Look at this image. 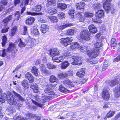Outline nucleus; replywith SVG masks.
Masks as SVG:
<instances>
[{"mask_svg":"<svg viewBox=\"0 0 120 120\" xmlns=\"http://www.w3.org/2000/svg\"><path fill=\"white\" fill-rule=\"evenodd\" d=\"M101 95L102 99L106 101L108 100L110 97V95L108 90L105 89L103 90Z\"/></svg>","mask_w":120,"mask_h":120,"instance_id":"nucleus-8","label":"nucleus"},{"mask_svg":"<svg viewBox=\"0 0 120 120\" xmlns=\"http://www.w3.org/2000/svg\"><path fill=\"white\" fill-rule=\"evenodd\" d=\"M36 40L34 39V40H33L31 41V42L32 43V45L34 46L37 43H36Z\"/></svg>","mask_w":120,"mask_h":120,"instance_id":"nucleus-62","label":"nucleus"},{"mask_svg":"<svg viewBox=\"0 0 120 120\" xmlns=\"http://www.w3.org/2000/svg\"><path fill=\"white\" fill-rule=\"evenodd\" d=\"M69 65L70 64L68 61H64L60 64L61 68L62 69H65L67 68Z\"/></svg>","mask_w":120,"mask_h":120,"instance_id":"nucleus-20","label":"nucleus"},{"mask_svg":"<svg viewBox=\"0 0 120 120\" xmlns=\"http://www.w3.org/2000/svg\"><path fill=\"white\" fill-rule=\"evenodd\" d=\"M7 38L6 36L4 35L2 39V45L3 46H4L6 43Z\"/></svg>","mask_w":120,"mask_h":120,"instance_id":"nucleus-45","label":"nucleus"},{"mask_svg":"<svg viewBox=\"0 0 120 120\" xmlns=\"http://www.w3.org/2000/svg\"><path fill=\"white\" fill-rule=\"evenodd\" d=\"M14 118L15 120H20L21 118L19 117V116H14Z\"/></svg>","mask_w":120,"mask_h":120,"instance_id":"nucleus-64","label":"nucleus"},{"mask_svg":"<svg viewBox=\"0 0 120 120\" xmlns=\"http://www.w3.org/2000/svg\"><path fill=\"white\" fill-rule=\"evenodd\" d=\"M29 117L34 118L36 120H39L40 119V118L38 116H36V115L32 114H30Z\"/></svg>","mask_w":120,"mask_h":120,"instance_id":"nucleus-44","label":"nucleus"},{"mask_svg":"<svg viewBox=\"0 0 120 120\" xmlns=\"http://www.w3.org/2000/svg\"><path fill=\"white\" fill-rule=\"evenodd\" d=\"M57 6L58 8L61 10H64L66 9L67 7L66 4H64L60 3L58 4Z\"/></svg>","mask_w":120,"mask_h":120,"instance_id":"nucleus-28","label":"nucleus"},{"mask_svg":"<svg viewBox=\"0 0 120 120\" xmlns=\"http://www.w3.org/2000/svg\"><path fill=\"white\" fill-rule=\"evenodd\" d=\"M58 18L60 19H63L65 17L64 13L63 12H60L57 15Z\"/></svg>","mask_w":120,"mask_h":120,"instance_id":"nucleus-34","label":"nucleus"},{"mask_svg":"<svg viewBox=\"0 0 120 120\" xmlns=\"http://www.w3.org/2000/svg\"><path fill=\"white\" fill-rule=\"evenodd\" d=\"M35 99L36 100L38 101H40L43 103H45L46 101L48 100L49 98L47 96H44L42 97L41 99L40 98L39 96H37L35 97Z\"/></svg>","mask_w":120,"mask_h":120,"instance_id":"nucleus-10","label":"nucleus"},{"mask_svg":"<svg viewBox=\"0 0 120 120\" xmlns=\"http://www.w3.org/2000/svg\"><path fill=\"white\" fill-rule=\"evenodd\" d=\"M95 48H99L102 46V43L100 42H96V43L94 44Z\"/></svg>","mask_w":120,"mask_h":120,"instance_id":"nucleus-42","label":"nucleus"},{"mask_svg":"<svg viewBox=\"0 0 120 120\" xmlns=\"http://www.w3.org/2000/svg\"><path fill=\"white\" fill-rule=\"evenodd\" d=\"M71 24H67L61 26V28L63 29L67 27L71 26Z\"/></svg>","mask_w":120,"mask_h":120,"instance_id":"nucleus-53","label":"nucleus"},{"mask_svg":"<svg viewBox=\"0 0 120 120\" xmlns=\"http://www.w3.org/2000/svg\"><path fill=\"white\" fill-rule=\"evenodd\" d=\"M50 85L46 86V88L45 89L44 91L45 93L48 94L49 95H55V93L54 91L51 89Z\"/></svg>","mask_w":120,"mask_h":120,"instance_id":"nucleus-11","label":"nucleus"},{"mask_svg":"<svg viewBox=\"0 0 120 120\" xmlns=\"http://www.w3.org/2000/svg\"><path fill=\"white\" fill-rule=\"evenodd\" d=\"M13 93L14 94L16 97H18V98L19 99L22 101H24V99L19 94L16 93L14 91H13Z\"/></svg>","mask_w":120,"mask_h":120,"instance_id":"nucleus-43","label":"nucleus"},{"mask_svg":"<svg viewBox=\"0 0 120 120\" xmlns=\"http://www.w3.org/2000/svg\"><path fill=\"white\" fill-rule=\"evenodd\" d=\"M72 58L74 61L71 63L72 64L80 65L82 63V61L81 60V58L77 56H73Z\"/></svg>","mask_w":120,"mask_h":120,"instance_id":"nucleus-7","label":"nucleus"},{"mask_svg":"<svg viewBox=\"0 0 120 120\" xmlns=\"http://www.w3.org/2000/svg\"><path fill=\"white\" fill-rule=\"evenodd\" d=\"M27 34V27L26 26H24L23 27V32L22 33V34L23 35H25Z\"/></svg>","mask_w":120,"mask_h":120,"instance_id":"nucleus-48","label":"nucleus"},{"mask_svg":"<svg viewBox=\"0 0 120 120\" xmlns=\"http://www.w3.org/2000/svg\"><path fill=\"white\" fill-rule=\"evenodd\" d=\"M31 32L32 34L35 35H37L39 33L38 30L37 29L34 28H31Z\"/></svg>","mask_w":120,"mask_h":120,"instance_id":"nucleus-30","label":"nucleus"},{"mask_svg":"<svg viewBox=\"0 0 120 120\" xmlns=\"http://www.w3.org/2000/svg\"><path fill=\"white\" fill-rule=\"evenodd\" d=\"M47 5H51L56 3V0H47Z\"/></svg>","mask_w":120,"mask_h":120,"instance_id":"nucleus-47","label":"nucleus"},{"mask_svg":"<svg viewBox=\"0 0 120 120\" xmlns=\"http://www.w3.org/2000/svg\"><path fill=\"white\" fill-rule=\"evenodd\" d=\"M59 54V52L57 50L53 51V50H52L50 52V54L53 56L52 57L54 56L56 57V56L58 55Z\"/></svg>","mask_w":120,"mask_h":120,"instance_id":"nucleus-33","label":"nucleus"},{"mask_svg":"<svg viewBox=\"0 0 120 120\" xmlns=\"http://www.w3.org/2000/svg\"><path fill=\"white\" fill-rule=\"evenodd\" d=\"M68 75L67 73H63L62 72L59 73L57 75V77L59 78L63 79L67 77Z\"/></svg>","mask_w":120,"mask_h":120,"instance_id":"nucleus-25","label":"nucleus"},{"mask_svg":"<svg viewBox=\"0 0 120 120\" xmlns=\"http://www.w3.org/2000/svg\"><path fill=\"white\" fill-rule=\"evenodd\" d=\"M47 60L46 57H44L41 60L42 62H43V63H45L47 62Z\"/></svg>","mask_w":120,"mask_h":120,"instance_id":"nucleus-63","label":"nucleus"},{"mask_svg":"<svg viewBox=\"0 0 120 120\" xmlns=\"http://www.w3.org/2000/svg\"><path fill=\"white\" fill-rule=\"evenodd\" d=\"M74 31L72 29L68 30L66 31L65 33L66 35H72L74 34Z\"/></svg>","mask_w":120,"mask_h":120,"instance_id":"nucleus-37","label":"nucleus"},{"mask_svg":"<svg viewBox=\"0 0 120 120\" xmlns=\"http://www.w3.org/2000/svg\"><path fill=\"white\" fill-rule=\"evenodd\" d=\"M57 11L56 9L50 10L49 11V13L51 15L54 14L57 12Z\"/></svg>","mask_w":120,"mask_h":120,"instance_id":"nucleus-50","label":"nucleus"},{"mask_svg":"<svg viewBox=\"0 0 120 120\" xmlns=\"http://www.w3.org/2000/svg\"><path fill=\"white\" fill-rule=\"evenodd\" d=\"M49 28V26L45 24H43L41 25L40 28H46L47 29H48Z\"/></svg>","mask_w":120,"mask_h":120,"instance_id":"nucleus-54","label":"nucleus"},{"mask_svg":"<svg viewBox=\"0 0 120 120\" xmlns=\"http://www.w3.org/2000/svg\"><path fill=\"white\" fill-rule=\"evenodd\" d=\"M96 28L94 25L93 24L90 25L88 27V28L90 31H94L92 30L93 29H94V30H96Z\"/></svg>","mask_w":120,"mask_h":120,"instance_id":"nucleus-46","label":"nucleus"},{"mask_svg":"<svg viewBox=\"0 0 120 120\" xmlns=\"http://www.w3.org/2000/svg\"><path fill=\"white\" fill-rule=\"evenodd\" d=\"M19 46L20 47H23L25 46L26 44L21 39L19 38Z\"/></svg>","mask_w":120,"mask_h":120,"instance_id":"nucleus-40","label":"nucleus"},{"mask_svg":"<svg viewBox=\"0 0 120 120\" xmlns=\"http://www.w3.org/2000/svg\"><path fill=\"white\" fill-rule=\"evenodd\" d=\"M11 19V15H10L4 19L2 21V22L4 24V25L5 26L6 25L8 24V22Z\"/></svg>","mask_w":120,"mask_h":120,"instance_id":"nucleus-23","label":"nucleus"},{"mask_svg":"<svg viewBox=\"0 0 120 120\" xmlns=\"http://www.w3.org/2000/svg\"><path fill=\"white\" fill-rule=\"evenodd\" d=\"M88 47L86 45H82L79 47V49L82 52H84L88 49Z\"/></svg>","mask_w":120,"mask_h":120,"instance_id":"nucleus-31","label":"nucleus"},{"mask_svg":"<svg viewBox=\"0 0 120 120\" xmlns=\"http://www.w3.org/2000/svg\"><path fill=\"white\" fill-rule=\"evenodd\" d=\"M15 15L16 17H17V18L16 19L17 20H18L21 16L20 15V13L18 11H17L15 14Z\"/></svg>","mask_w":120,"mask_h":120,"instance_id":"nucleus-52","label":"nucleus"},{"mask_svg":"<svg viewBox=\"0 0 120 120\" xmlns=\"http://www.w3.org/2000/svg\"><path fill=\"white\" fill-rule=\"evenodd\" d=\"M48 17L51 20L50 21L53 23L56 22L58 21V19L56 17L51 16H48Z\"/></svg>","mask_w":120,"mask_h":120,"instance_id":"nucleus-29","label":"nucleus"},{"mask_svg":"<svg viewBox=\"0 0 120 120\" xmlns=\"http://www.w3.org/2000/svg\"><path fill=\"white\" fill-rule=\"evenodd\" d=\"M99 49L97 48L88 50L87 55L90 58H93L96 57L99 53Z\"/></svg>","mask_w":120,"mask_h":120,"instance_id":"nucleus-3","label":"nucleus"},{"mask_svg":"<svg viewBox=\"0 0 120 120\" xmlns=\"http://www.w3.org/2000/svg\"><path fill=\"white\" fill-rule=\"evenodd\" d=\"M50 81L52 82H56L57 81V79L54 76L52 75L50 76Z\"/></svg>","mask_w":120,"mask_h":120,"instance_id":"nucleus-36","label":"nucleus"},{"mask_svg":"<svg viewBox=\"0 0 120 120\" xmlns=\"http://www.w3.org/2000/svg\"><path fill=\"white\" fill-rule=\"evenodd\" d=\"M69 56V54L68 53H64L63 54L62 56L60 57H57L55 56L52 57V60L54 62L59 63L62 62L64 60V58H65L66 57H67Z\"/></svg>","mask_w":120,"mask_h":120,"instance_id":"nucleus-5","label":"nucleus"},{"mask_svg":"<svg viewBox=\"0 0 120 120\" xmlns=\"http://www.w3.org/2000/svg\"><path fill=\"white\" fill-rule=\"evenodd\" d=\"M38 69L35 66L33 67L31 70L32 72L36 76H38Z\"/></svg>","mask_w":120,"mask_h":120,"instance_id":"nucleus-27","label":"nucleus"},{"mask_svg":"<svg viewBox=\"0 0 120 120\" xmlns=\"http://www.w3.org/2000/svg\"><path fill=\"white\" fill-rule=\"evenodd\" d=\"M85 73L84 69L82 68L80 69L79 71L76 73V75L79 77H82Z\"/></svg>","mask_w":120,"mask_h":120,"instance_id":"nucleus-26","label":"nucleus"},{"mask_svg":"<svg viewBox=\"0 0 120 120\" xmlns=\"http://www.w3.org/2000/svg\"><path fill=\"white\" fill-rule=\"evenodd\" d=\"M75 17L78 19L79 21L80 22L84 21L85 19V16L82 15L78 12L75 13Z\"/></svg>","mask_w":120,"mask_h":120,"instance_id":"nucleus-12","label":"nucleus"},{"mask_svg":"<svg viewBox=\"0 0 120 120\" xmlns=\"http://www.w3.org/2000/svg\"><path fill=\"white\" fill-rule=\"evenodd\" d=\"M60 42L61 43L64 44L65 46H66L70 44V38L68 37L60 39Z\"/></svg>","mask_w":120,"mask_h":120,"instance_id":"nucleus-13","label":"nucleus"},{"mask_svg":"<svg viewBox=\"0 0 120 120\" xmlns=\"http://www.w3.org/2000/svg\"><path fill=\"white\" fill-rule=\"evenodd\" d=\"M7 51L11 52L13 55H15L17 51L15 45L12 43H10L7 49Z\"/></svg>","mask_w":120,"mask_h":120,"instance_id":"nucleus-6","label":"nucleus"},{"mask_svg":"<svg viewBox=\"0 0 120 120\" xmlns=\"http://www.w3.org/2000/svg\"><path fill=\"white\" fill-rule=\"evenodd\" d=\"M22 86L25 88H27L29 87L28 81L26 80H23L21 82Z\"/></svg>","mask_w":120,"mask_h":120,"instance_id":"nucleus-24","label":"nucleus"},{"mask_svg":"<svg viewBox=\"0 0 120 120\" xmlns=\"http://www.w3.org/2000/svg\"><path fill=\"white\" fill-rule=\"evenodd\" d=\"M17 29L16 26H15L11 30V33L9 34L10 36H14L15 34Z\"/></svg>","mask_w":120,"mask_h":120,"instance_id":"nucleus-38","label":"nucleus"},{"mask_svg":"<svg viewBox=\"0 0 120 120\" xmlns=\"http://www.w3.org/2000/svg\"><path fill=\"white\" fill-rule=\"evenodd\" d=\"M9 29V27L7 28H6L3 29L1 30L2 33H5L8 31Z\"/></svg>","mask_w":120,"mask_h":120,"instance_id":"nucleus-55","label":"nucleus"},{"mask_svg":"<svg viewBox=\"0 0 120 120\" xmlns=\"http://www.w3.org/2000/svg\"><path fill=\"white\" fill-rule=\"evenodd\" d=\"M25 77L28 79L30 83H31L34 82V79L32 75L30 72H28L26 73L25 75Z\"/></svg>","mask_w":120,"mask_h":120,"instance_id":"nucleus-14","label":"nucleus"},{"mask_svg":"<svg viewBox=\"0 0 120 120\" xmlns=\"http://www.w3.org/2000/svg\"><path fill=\"white\" fill-rule=\"evenodd\" d=\"M40 30L41 32L43 33H45L46 31L48 30V29H47L46 28H40Z\"/></svg>","mask_w":120,"mask_h":120,"instance_id":"nucleus-58","label":"nucleus"},{"mask_svg":"<svg viewBox=\"0 0 120 120\" xmlns=\"http://www.w3.org/2000/svg\"><path fill=\"white\" fill-rule=\"evenodd\" d=\"M4 95L7 96V101L8 103L10 105H15L18 103V101L17 97L12 95L10 92L8 91L7 94H4Z\"/></svg>","mask_w":120,"mask_h":120,"instance_id":"nucleus-1","label":"nucleus"},{"mask_svg":"<svg viewBox=\"0 0 120 120\" xmlns=\"http://www.w3.org/2000/svg\"><path fill=\"white\" fill-rule=\"evenodd\" d=\"M41 63L42 62L41 61V60H40V59H39L37 60L35 62V64L37 65H38L39 64H40V65L41 64H42Z\"/></svg>","mask_w":120,"mask_h":120,"instance_id":"nucleus-56","label":"nucleus"},{"mask_svg":"<svg viewBox=\"0 0 120 120\" xmlns=\"http://www.w3.org/2000/svg\"><path fill=\"white\" fill-rule=\"evenodd\" d=\"M112 0H106L104 3L103 7L106 11H109L111 9L110 3Z\"/></svg>","mask_w":120,"mask_h":120,"instance_id":"nucleus-9","label":"nucleus"},{"mask_svg":"<svg viewBox=\"0 0 120 120\" xmlns=\"http://www.w3.org/2000/svg\"><path fill=\"white\" fill-rule=\"evenodd\" d=\"M85 5V3L82 2L76 4H75L76 9L79 10L84 9Z\"/></svg>","mask_w":120,"mask_h":120,"instance_id":"nucleus-15","label":"nucleus"},{"mask_svg":"<svg viewBox=\"0 0 120 120\" xmlns=\"http://www.w3.org/2000/svg\"><path fill=\"white\" fill-rule=\"evenodd\" d=\"M84 16L87 17H92L93 16V14L92 13L86 12L84 13Z\"/></svg>","mask_w":120,"mask_h":120,"instance_id":"nucleus-41","label":"nucleus"},{"mask_svg":"<svg viewBox=\"0 0 120 120\" xmlns=\"http://www.w3.org/2000/svg\"><path fill=\"white\" fill-rule=\"evenodd\" d=\"M20 0H14V4L15 6L17 5V4H19L20 2Z\"/></svg>","mask_w":120,"mask_h":120,"instance_id":"nucleus-61","label":"nucleus"},{"mask_svg":"<svg viewBox=\"0 0 120 120\" xmlns=\"http://www.w3.org/2000/svg\"><path fill=\"white\" fill-rule=\"evenodd\" d=\"M35 19L33 17H30L27 19L26 21V24L30 25H31L34 22Z\"/></svg>","mask_w":120,"mask_h":120,"instance_id":"nucleus-22","label":"nucleus"},{"mask_svg":"<svg viewBox=\"0 0 120 120\" xmlns=\"http://www.w3.org/2000/svg\"><path fill=\"white\" fill-rule=\"evenodd\" d=\"M81 38L84 40L88 41L90 39V35L87 30H84L80 33Z\"/></svg>","mask_w":120,"mask_h":120,"instance_id":"nucleus-4","label":"nucleus"},{"mask_svg":"<svg viewBox=\"0 0 120 120\" xmlns=\"http://www.w3.org/2000/svg\"><path fill=\"white\" fill-rule=\"evenodd\" d=\"M119 77H117V78H116V79L113 80V85H115L116 83L119 84L117 87L116 88L115 90H114L115 96L117 97L120 96V79L118 78Z\"/></svg>","mask_w":120,"mask_h":120,"instance_id":"nucleus-2","label":"nucleus"},{"mask_svg":"<svg viewBox=\"0 0 120 120\" xmlns=\"http://www.w3.org/2000/svg\"><path fill=\"white\" fill-rule=\"evenodd\" d=\"M40 68L41 72L44 74H47L49 73V71L45 68L44 65L41 64L40 65Z\"/></svg>","mask_w":120,"mask_h":120,"instance_id":"nucleus-17","label":"nucleus"},{"mask_svg":"<svg viewBox=\"0 0 120 120\" xmlns=\"http://www.w3.org/2000/svg\"><path fill=\"white\" fill-rule=\"evenodd\" d=\"M79 47V45L78 43L76 42H74L71 44L70 48L72 50H73L74 49H78Z\"/></svg>","mask_w":120,"mask_h":120,"instance_id":"nucleus-21","label":"nucleus"},{"mask_svg":"<svg viewBox=\"0 0 120 120\" xmlns=\"http://www.w3.org/2000/svg\"><path fill=\"white\" fill-rule=\"evenodd\" d=\"M41 7L40 5H37L34 8H32V9L36 11H41Z\"/></svg>","mask_w":120,"mask_h":120,"instance_id":"nucleus-32","label":"nucleus"},{"mask_svg":"<svg viewBox=\"0 0 120 120\" xmlns=\"http://www.w3.org/2000/svg\"><path fill=\"white\" fill-rule=\"evenodd\" d=\"M59 90L60 91L63 92H65L68 91L67 89L64 88L61 85L59 86Z\"/></svg>","mask_w":120,"mask_h":120,"instance_id":"nucleus-39","label":"nucleus"},{"mask_svg":"<svg viewBox=\"0 0 120 120\" xmlns=\"http://www.w3.org/2000/svg\"><path fill=\"white\" fill-rule=\"evenodd\" d=\"M108 66V65L107 64L104 63L103 65L102 70H104L105 69H106Z\"/></svg>","mask_w":120,"mask_h":120,"instance_id":"nucleus-57","label":"nucleus"},{"mask_svg":"<svg viewBox=\"0 0 120 120\" xmlns=\"http://www.w3.org/2000/svg\"><path fill=\"white\" fill-rule=\"evenodd\" d=\"M1 51L2 52V56L3 57H4L6 55V50L5 49H4L3 50H1Z\"/></svg>","mask_w":120,"mask_h":120,"instance_id":"nucleus-59","label":"nucleus"},{"mask_svg":"<svg viewBox=\"0 0 120 120\" xmlns=\"http://www.w3.org/2000/svg\"><path fill=\"white\" fill-rule=\"evenodd\" d=\"M63 83L65 85H68L70 87L74 86V85L73 84L72 82H71L68 79H66L63 82Z\"/></svg>","mask_w":120,"mask_h":120,"instance_id":"nucleus-18","label":"nucleus"},{"mask_svg":"<svg viewBox=\"0 0 120 120\" xmlns=\"http://www.w3.org/2000/svg\"><path fill=\"white\" fill-rule=\"evenodd\" d=\"M31 100L32 102L34 104L38 107H39L40 108H42V106L44 105L43 104H41L40 103H38L33 99H32Z\"/></svg>","mask_w":120,"mask_h":120,"instance_id":"nucleus-35","label":"nucleus"},{"mask_svg":"<svg viewBox=\"0 0 120 120\" xmlns=\"http://www.w3.org/2000/svg\"><path fill=\"white\" fill-rule=\"evenodd\" d=\"M47 65L48 68L49 69L55 68H56L55 65L49 63L47 64Z\"/></svg>","mask_w":120,"mask_h":120,"instance_id":"nucleus-49","label":"nucleus"},{"mask_svg":"<svg viewBox=\"0 0 120 120\" xmlns=\"http://www.w3.org/2000/svg\"><path fill=\"white\" fill-rule=\"evenodd\" d=\"M27 15L34 16L38 15V13L35 12H32L30 11H27Z\"/></svg>","mask_w":120,"mask_h":120,"instance_id":"nucleus-51","label":"nucleus"},{"mask_svg":"<svg viewBox=\"0 0 120 120\" xmlns=\"http://www.w3.org/2000/svg\"><path fill=\"white\" fill-rule=\"evenodd\" d=\"M31 88L33 90V91L35 93L38 92V85L35 83L32 84L30 86Z\"/></svg>","mask_w":120,"mask_h":120,"instance_id":"nucleus-19","label":"nucleus"},{"mask_svg":"<svg viewBox=\"0 0 120 120\" xmlns=\"http://www.w3.org/2000/svg\"><path fill=\"white\" fill-rule=\"evenodd\" d=\"M104 12L102 10H98L96 12L95 15L98 18H101L104 16Z\"/></svg>","mask_w":120,"mask_h":120,"instance_id":"nucleus-16","label":"nucleus"},{"mask_svg":"<svg viewBox=\"0 0 120 120\" xmlns=\"http://www.w3.org/2000/svg\"><path fill=\"white\" fill-rule=\"evenodd\" d=\"M120 61V55L114 59V61L118 62Z\"/></svg>","mask_w":120,"mask_h":120,"instance_id":"nucleus-60","label":"nucleus"}]
</instances>
